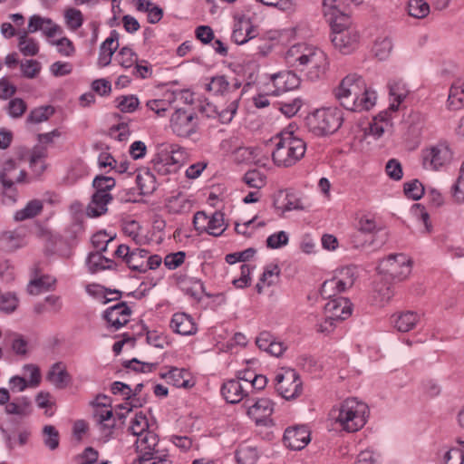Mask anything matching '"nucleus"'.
<instances>
[{"label":"nucleus","mask_w":464,"mask_h":464,"mask_svg":"<svg viewBox=\"0 0 464 464\" xmlns=\"http://www.w3.org/2000/svg\"><path fill=\"white\" fill-rule=\"evenodd\" d=\"M273 205L275 208L281 210L283 213L304 209V206L300 198H296L294 194L284 193L282 191L276 196Z\"/></svg>","instance_id":"obj_22"},{"label":"nucleus","mask_w":464,"mask_h":464,"mask_svg":"<svg viewBox=\"0 0 464 464\" xmlns=\"http://www.w3.org/2000/svg\"><path fill=\"white\" fill-rule=\"evenodd\" d=\"M27 109V105L21 98H14L7 104V112L12 118H20Z\"/></svg>","instance_id":"obj_57"},{"label":"nucleus","mask_w":464,"mask_h":464,"mask_svg":"<svg viewBox=\"0 0 464 464\" xmlns=\"http://www.w3.org/2000/svg\"><path fill=\"white\" fill-rule=\"evenodd\" d=\"M116 60L124 68H130L137 63V54L129 47H122L116 55Z\"/></svg>","instance_id":"obj_55"},{"label":"nucleus","mask_w":464,"mask_h":464,"mask_svg":"<svg viewBox=\"0 0 464 464\" xmlns=\"http://www.w3.org/2000/svg\"><path fill=\"white\" fill-rule=\"evenodd\" d=\"M368 417L369 407L366 403L356 398H348L341 403L335 422L343 430L355 432L366 424Z\"/></svg>","instance_id":"obj_4"},{"label":"nucleus","mask_w":464,"mask_h":464,"mask_svg":"<svg viewBox=\"0 0 464 464\" xmlns=\"http://www.w3.org/2000/svg\"><path fill=\"white\" fill-rule=\"evenodd\" d=\"M335 277H337V281L344 284L340 285L343 290L345 291L347 288L351 287L355 281V268L353 266L343 267Z\"/></svg>","instance_id":"obj_60"},{"label":"nucleus","mask_w":464,"mask_h":464,"mask_svg":"<svg viewBox=\"0 0 464 464\" xmlns=\"http://www.w3.org/2000/svg\"><path fill=\"white\" fill-rule=\"evenodd\" d=\"M18 298L14 294L5 293L0 295V310L4 313H13L18 305Z\"/></svg>","instance_id":"obj_59"},{"label":"nucleus","mask_w":464,"mask_h":464,"mask_svg":"<svg viewBox=\"0 0 464 464\" xmlns=\"http://www.w3.org/2000/svg\"><path fill=\"white\" fill-rule=\"evenodd\" d=\"M159 443L158 435L152 431H147L145 434L138 437L136 440V449L139 453L137 461L141 464H147L148 459L152 456L161 453L156 447Z\"/></svg>","instance_id":"obj_12"},{"label":"nucleus","mask_w":464,"mask_h":464,"mask_svg":"<svg viewBox=\"0 0 464 464\" xmlns=\"http://www.w3.org/2000/svg\"><path fill=\"white\" fill-rule=\"evenodd\" d=\"M131 310L126 302H120L115 305L108 307L103 314V319L108 326L114 330H119L130 321Z\"/></svg>","instance_id":"obj_13"},{"label":"nucleus","mask_w":464,"mask_h":464,"mask_svg":"<svg viewBox=\"0 0 464 464\" xmlns=\"http://www.w3.org/2000/svg\"><path fill=\"white\" fill-rule=\"evenodd\" d=\"M425 188L421 182L418 179H413L404 184V193L407 198L413 200L420 199L424 194Z\"/></svg>","instance_id":"obj_53"},{"label":"nucleus","mask_w":464,"mask_h":464,"mask_svg":"<svg viewBox=\"0 0 464 464\" xmlns=\"http://www.w3.org/2000/svg\"><path fill=\"white\" fill-rule=\"evenodd\" d=\"M332 29V34L342 32L348 29H356L352 26L351 18L342 11L334 12L326 16Z\"/></svg>","instance_id":"obj_35"},{"label":"nucleus","mask_w":464,"mask_h":464,"mask_svg":"<svg viewBox=\"0 0 464 464\" xmlns=\"http://www.w3.org/2000/svg\"><path fill=\"white\" fill-rule=\"evenodd\" d=\"M46 379L57 389L65 388L71 382V376L61 362L52 365Z\"/></svg>","instance_id":"obj_24"},{"label":"nucleus","mask_w":464,"mask_h":464,"mask_svg":"<svg viewBox=\"0 0 464 464\" xmlns=\"http://www.w3.org/2000/svg\"><path fill=\"white\" fill-rule=\"evenodd\" d=\"M331 41L335 49L347 54L353 51L359 41V34L356 29H348L332 34Z\"/></svg>","instance_id":"obj_17"},{"label":"nucleus","mask_w":464,"mask_h":464,"mask_svg":"<svg viewBox=\"0 0 464 464\" xmlns=\"http://www.w3.org/2000/svg\"><path fill=\"white\" fill-rule=\"evenodd\" d=\"M117 108L124 113L133 112L139 106V100L134 95L120 96L115 100Z\"/></svg>","instance_id":"obj_50"},{"label":"nucleus","mask_w":464,"mask_h":464,"mask_svg":"<svg viewBox=\"0 0 464 464\" xmlns=\"http://www.w3.org/2000/svg\"><path fill=\"white\" fill-rule=\"evenodd\" d=\"M17 169L15 161L12 159L5 160L0 169V183L3 186L4 193L12 189L15 182L21 183L25 179L26 172L22 169L17 177L14 172Z\"/></svg>","instance_id":"obj_15"},{"label":"nucleus","mask_w":464,"mask_h":464,"mask_svg":"<svg viewBox=\"0 0 464 464\" xmlns=\"http://www.w3.org/2000/svg\"><path fill=\"white\" fill-rule=\"evenodd\" d=\"M0 244L5 251L12 252L22 246L23 238L15 231H4L0 234Z\"/></svg>","instance_id":"obj_40"},{"label":"nucleus","mask_w":464,"mask_h":464,"mask_svg":"<svg viewBox=\"0 0 464 464\" xmlns=\"http://www.w3.org/2000/svg\"><path fill=\"white\" fill-rule=\"evenodd\" d=\"M227 226L224 220V214L220 211H215L208 220V230L206 233L213 237L221 236L226 230Z\"/></svg>","instance_id":"obj_43"},{"label":"nucleus","mask_w":464,"mask_h":464,"mask_svg":"<svg viewBox=\"0 0 464 464\" xmlns=\"http://www.w3.org/2000/svg\"><path fill=\"white\" fill-rule=\"evenodd\" d=\"M44 443L51 450H54L59 446V432L55 427L46 425L43 429Z\"/></svg>","instance_id":"obj_51"},{"label":"nucleus","mask_w":464,"mask_h":464,"mask_svg":"<svg viewBox=\"0 0 464 464\" xmlns=\"http://www.w3.org/2000/svg\"><path fill=\"white\" fill-rule=\"evenodd\" d=\"M102 251H95L89 254L87 257V266L92 273L100 270L111 269L113 261L102 256Z\"/></svg>","instance_id":"obj_31"},{"label":"nucleus","mask_w":464,"mask_h":464,"mask_svg":"<svg viewBox=\"0 0 464 464\" xmlns=\"http://www.w3.org/2000/svg\"><path fill=\"white\" fill-rule=\"evenodd\" d=\"M390 101L392 102L388 111H397L400 105L410 93L407 84L401 79H392L388 82Z\"/></svg>","instance_id":"obj_18"},{"label":"nucleus","mask_w":464,"mask_h":464,"mask_svg":"<svg viewBox=\"0 0 464 464\" xmlns=\"http://www.w3.org/2000/svg\"><path fill=\"white\" fill-rule=\"evenodd\" d=\"M240 87L241 82L237 79H234V82H230V102L218 112V118L222 123H229L234 118L241 98V94L238 92Z\"/></svg>","instance_id":"obj_19"},{"label":"nucleus","mask_w":464,"mask_h":464,"mask_svg":"<svg viewBox=\"0 0 464 464\" xmlns=\"http://www.w3.org/2000/svg\"><path fill=\"white\" fill-rule=\"evenodd\" d=\"M353 304L348 298L338 296L329 300L324 305V322L318 325L321 333H330L336 322H341L351 316Z\"/></svg>","instance_id":"obj_7"},{"label":"nucleus","mask_w":464,"mask_h":464,"mask_svg":"<svg viewBox=\"0 0 464 464\" xmlns=\"http://www.w3.org/2000/svg\"><path fill=\"white\" fill-rule=\"evenodd\" d=\"M444 464H463L464 452L458 448H451L444 453Z\"/></svg>","instance_id":"obj_64"},{"label":"nucleus","mask_w":464,"mask_h":464,"mask_svg":"<svg viewBox=\"0 0 464 464\" xmlns=\"http://www.w3.org/2000/svg\"><path fill=\"white\" fill-rule=\"evenodd\" d=\"M419 320L420 316L418 314L406 311L393 314L392 322L399 332L406 333L413 329Z\"/></svg>","instance_id":"obj_25"},{"label":"nucleus","mask_w":464,"mask_h":464,"mask_svg":"<svg viewBox=\"0 0 464 464\" xmlns=\"http://www.w3.org/2000/svg\"><path fill=\"white\" fill-rule=\"evenodd\" d=\"M54 113L52 106H41L32 110L27 116L26 121L29 123H41L47 121Z\"/></svg>","instance_id":"obj_47"},{"label":"nucleus","mask_w":464,"mask_h":464,"mask_svg":"<svg viewBox=\"0 0 464 464\" xmlns=\"http://www.w3.org/2000/svg\"><path fill=\"white\" fill-rule=\"evenodd\" d=\"M18 40V48L24 55L34 56L38 53V44L34 39L29 38L26 32L22 33Z\"/></svg>","instance_id":"obj_45"},{"label":"nucleus","mask_w":464,"mask_h":464,"mask_svg":"<svg viewBox=\"0 0 464 464\" xmlns=\"http://www.w3.org/2000/svg\"><path fill=\"white\" fill-rule=\"evenodd\" d=\"M64 19L67 26L75 31L83 24V15L79 9L70 7L64 12Z\"/></svg>","instance_id":"obj_49"},{"label":"nucleus","mask_w":464,"mask_h":464,"mask_svg":"<svg viewBox=\"0 0 464 464\" xmlns=\"http://www.w3.org/2000/svg\"><path fill=\"white\" fill-rule=\"evenodd\" d=\"M280 275V269L277 265H269L267 266L261 277L260 281L262 284L266 285V286H272L278 282Z\"/></svg>","instance_id":"obj_54"},{"label":"nucleus","mask_w":464,"mask_h":464,"mask_svg":"<svg viewBox=\"0 0 464 464\" xmlns=\"http://www.w3.org/2000/svg\"><path fill=\"white\" fill-rule=\"evenodd\" d=\"M386 174L393 180H401L403 176L402 167L399 160L391 159L385 166Z\"/></svg>","instance_id":"obj_63"},{"label":"nucleus","mask_w":464,"mask_h":464,"mask_svg":"<svg viewBox=\"0 0 464 464\" xmlns=\"http://www.w3.org/2000/svg\"><path fill=\"white\" fill-rule=\"evenodd\" d=\"M20 67L23 76L28 79L35 78L41 71V63L36 60H25Z\"/></svg>","instance_id":"obj_58"},{"label":"nucleus","mask_w":464,"mask_h":464,"mask_svg":"<svg viewBox=\"0 0 464 464\" xmlns=\"http://www.w3.org/2000/svg\"><path fill=\"white\" fill-rule=\"evenodd\" d=\"M285 61L290 67L304 72V77L310 82L320 80L328 66L326 54L305 43L292 45L285 53Z\"/></svg>","instance_id":"obj_1"},{"label":"nucleus","mask_w":464,"mask_h":464,"mask_svg":"<svg viewBox=\"0 0 464 464\" xmlns=\"http://www.w3.org/2000/svg\"><path fill=\"white\" fill-rule=\"evenodd\" d=\"M422 166L429 170H438L452 160V152L446 143H438L422 150Z\"/></svg>","instance_id":"obj_9"},{"label":"nucleus","mask_w":464,"mask_h":464,"mask_svg":"<svg viewBox=\"0 0 464 464\" xmlns=\"http://www.w3.org/2000/svg\"><path fill=\"white\" fill-rule=\"evenodd\" d=\"M277 139L276 149L272 152V160L277 167H292L304 158L306 143L294 131L283 130Z\"/></svg>","instance_id":"obj_3"},{"label":"nucleus","mask_w":464,"mask_h":464,"mask_svg":"<svg viewBox=\"0 0 464 464\" xmlns=\"http://www.w3.org/2000/svg\"><path fill=\"white\" fill-rule=\"evenodd\" d=\"M276 389L285 400L295 399L300 396L303 391L302 382L298 373L289 369L276 376Z\"/></svg>","instance_id":"obj_10"},{"label":"nucleus","mask_w":464,"mask_h":464,"mask_svg":"<svg viewBox=\"0 0 464 464\" xmlns=\"http://www.w3.org/2000/svg\"><path fill=\"white\" fill-rule=\"evenodd\" d=\"M111 200L112 196L111 194L94 192L86 208L88 217L96 218L105 214L108 210L107 205Z\"/></svg>","instance_id":"obj_23"},{"label":"nucleus","mask_w":464,"mask_h":464,"mask_svg":"<svg viewBox=\"0 0 464 464\" xmlns=\"http://www.w3.org/2000/svg\"><path fill=\"white\" fill-rule=\"evenodd\" d=\"M464 106V82H456L452 83L449 97L448 108L450 110H459Z\"/></svg>","instance_id":"obj_33"},{"label":"nucleus","mask_w":464,"mask_h":464,"mask_svg":"<svg viewBox=\"0 0 464 464\" xmlns=\"http://www.w3.org/2000/svg\"><path fill=\"white\" fill-rule=\"evenodd\" d=\"M274 411V403L268 398H261L247 408V415L259 428H272L274 421L270 418Z\"/></svg>","instance_id":"obj_11"},{"label":"nucleus","mask_w":464,"mask_h":464,"mask_svg":"<svg viewBox=\"0 0 464 464\" xmlns=\"http://www.w3.org/2000/svg\"><path fill=\"white\" fill-rule=\"evenodd\" d=\"M387 239L388 234H382L379 237H372L358 229L349 237L350 245L356 249L372 247L373 250H376L382 247L386 243Z\"/></svg>","instance_id":"obj_16"},{"label":"nucleus","mask_w":464,"mask_h":464,"mask_svg":"<svg viewBox=\"0 0 464 464\" xmlns=\"http://www.w3.org/2000/svg\"><path fill=\"white\" fill-rule=\"evenodd\" d=\"M258 458L257 449L247 444L240 445L236 451L237 464H256Z\"/></svg>","instance_id":"obj_37"},{"label":"nucleus","mask_w":464,"mask_h":464,"mask_svg":"<svg viewBox=\"0 0 464 464\" xmlns=\"http://www.w3.org/2000/svg\"><path fill=\"white\" fill-rule=\"evenodd\" d=\"M392 49V40L388 37L379 38L375 41L372 51L379 60L389 57Z\"/></svg>","instance_id":"obj_48"},{"label":"nucleus","mask_w":464,"mask_h":464,"mask_svg":"<svg viewBox=\"0 0 464 464\" xmlns=\"http://www.w3.org/2000/svg\"><path fill=\"white\" fill-rule=\"evenodd\" d=\"M310 441V431L304 425L289 427L285 430L284 442L294 450L304 449Z\"/></svg>","instance_id":"obj_14"},{"label":"nucleus","mask_w":464,"mask_h":464,"mask_svg":"<svg viewBox=\"0 0 464 464\" xmlns=\"http://www.w3.org/2000/svg\"><path fill=\"white\" fill-rule=\"evenodd\" d=\"M31 401L26 396L15 398L5 404V411L9 415L26 416L30 413Z\"/></svg>","instance_id":"obj_29"},{"label":"nucleus","mask_w":464,"mask_h":464,"mask_svg":"<svg viewBox=\"0 0 464 464\" xmlns=\"http://www.w3.org/2000/svg\"><path fill=\"white\" fill-rule=\"evenodd\" d=\"M207 91L217 96H228L230 98V82L225 75L213 76L207 84Z\"/></svg>","instance_id":"obj_32"},{"label":"nucleus","mask_w":464,"mask_h":464,"mask_svg":"<svg viewBox=\"0 0 464 464\" xmlns=\"http://www.w3.org/2000/svg\"><path fill=\"white\" fill-rule=\"evenodd\" d=\"M336 99L348 111L371 110L376 103V92L368 88L362 76L349 74L344 77L334 91Z\"/></svg>","instance_id":"obj_2"},{"label":"nucleus","mask_w":464,"mask_h":464,"mask_svg":"<svg viewBox=\"0 0 464 464\" xmlns=\"http://www.w3.org/2000/svg\"><path fill=\"white\" fill-rule=\"evenodd\" d=\"M169 326L175 333L181 335H193L198 330L193 318L185 313L174 314Z\"/></svg>","instance_id":"obj_20"},{"label":"nucleus","mask_w":464,"mask_h":464,"mask_svg":"<svg viewBox=\"0 0 464 464\" xmlns=\"http://www.w3.org/2000/svg\"><path fill=\"white\" fill-rule=\"evenodd\" d=\"M43 202L39 199H33L29 201L26 206L14 214L16 221H24L25 219L33 218L38 216L43 210Z\"/></svg>","instance_id":"obj_39"},{"label":"nucleus","mask_w":464,"mask_h":464,"mask_svg":"<svg viewBox=\"0 0 464 464\" xmlns=\"http://www.w3.org/2000/svg\"><path fill=\"white\" fill-rule=\"evenodd\" d=\"M343 121V112L336 107L316 110L306 119L309 130L317 136L334 133L341 127Z\"/></svg>","instance_id":"obj_5"},{"label":"nucleus","mask_w":464,"mask_h":464,"mask_svg":"<svg viewBox=\"0 0 464 464\" xmlns=\"http://www.w3.org/2000/svg\"><path fill=\"white\" fill-rule=\"evenodd\" d=\"M92 187L97 193L110 194L109 191L115 187V180L107 176H96L92 181Z\"/></svg>","instance_id":"obj_52"},{"label":"nucleus","mask_w":464,"mask_h":464,"mask_svg":"<svg viewBox=\"0 0 464 464\" xmlns=\"http://www.w3.org/2000/svg\"><path fill=\"white\" fill-rule=\"evenodd\" d=\"M169 213L172 214H183L190 211L192 208V202L182 194L170 197L166 204Z\"/></svg>","instance_id":"obj_30"},{"label":"nucleus","mask_w":464,"mask_h":464,"mask_svg":"<svg viewBox=\"0 0 464 464\" xmlns=\"http://www.w3.org/2000/svg\"><path fill=\"white\" fill-rule=\"evenodd\" d=\"M149 423L145 415L142 413L136 414L134 419L131 420L130 430L134 436L140 437L141 434L149 431Z\"/></svg>","instance_id":"obj_56"},{"label":"nucleus","mask_w":464,"mask_h":464,"mask_svg":"<svg viewBox=\"0 0 464 464\" xmlns=\"http://www.w3.org/2000/svg\"><path fill=\"white\" fill-rule=\"evenodd\" d=\"M357 229L372 237H379L382 234H388L382 226L377 224L374 218L367 216H363L358 220Z\"/></svg>","instance_id":"obj_34"},{"label":"nucleus","mask_w":464,"mask_h":464,"mask_svg":"<svg viewBox=\"0 0 464 464\" xmlns=\"http://www.w3.org/2000/svg\"><path fill=\"white\" fill-rule=\"evenodd\" d=\"M152 172H155L160 176L168 175L171 172L176 171L177 166L173 161V157L169 154L158 156L151 160Z\"/></svg>","instance_id":"obj_28"},{"label":"nucleus","mask_w":464,"mask_h":464,"mask_svg":"<svg viewBox=\"0 0 464 464\" xmlns=\"http://www.w3.org/2000/svg\"><path fill=\"white\" fill-rule=\"evenodd\" d=\"M411 259L406 255L391 254L380 262L378 270L385 280L401 282L411 273Z\"/></svg>","instance_id":"obj_6"},{"label":"nucleus","mask_w":464,"mask_h":464,"mask_svg":"<svg viewBox=\"0 0 464 464\" xmlns=\"http://www.w3.org/2000/svg\"><path fill=\"white\" fill-rule=\"evenodd\" d=\"M243 180L251 188H262L266 181L265 176L257 170H249L247 171L243 178Z\"/></svg>","instance_id":"obj_62"},{"label":"nucleus","mask_w":464,"mask_h":464,"mask_svg":"<svg viewBox=\"0 0 464 464\" xmlns=\"http://www.w3.org/2000/svg\"><path fill=\"white\" fill-rule=\"evenodd\" d=\"M160 377L178 388H189L193 385L188 379V372L184 369L172 367L169 372L161 373Z\"/></svg>","instance_id":"obj_27"},{"label":"nucleus","mask_w":464,"mask_h":464,"mask_svg":"<svg viewBox=\"0 0 464 464\" xmlns=\"http://www.w3.org/2000/svg\"><path fill=\"white\" fill-rule=\"evenodd\" d=\"M137 184L142 194H150L156 189V179L150 169L139 173L136 177Z\"/></svg>","instance_id":"obj_41"},{"label":"nucleus","mask_w":464,"mask_h":464,"mask_svg":"<svg viewBox=\"0 0 464 464\" xmlns=\"http://www.w3.org/2000/svg\"><path fill=\"white\" fill-rule=\"evenodd\" d=\"M271 80L278 92H285L297 88L300 77L292 71H285L272 75Z\"/></svg>","instance_id":"obj_21"},{"label":"nucleus","mask_w":464,"mask_h":464,"mask_svg":"<svg viewBox=\"0 0 464 464\" xmlns=\"http://www.w3.org/2000/svg\"><path fill=\"white\" fill-rule=\"evenodd\" d=\"M148 255L149 252L145 249L135 248L131 250L130 255L127 259L128 266L133 271L145 273L147 271V266H145V263Z\"/></svg>","instance_id":"obj_36"},{"label":"nucleus","mask_w":464,"mask_h":464,"mask_svg":"<svg viewBox=\"0 0 464 464\" xmlns=\"http://www.w3.org/2000/svg\"><path fill=\"white\" fill-rule=\"evenodd\" d=\"M56 279L50 276H44L40 278L32 280L27 291L30 295H39L42 291L50 290L55 285Z\"/></svg>","instance_id":"obj_42"},{"label":"nucleus","mask_w":464,"mask_h":464,"mask_svg":"<svg viewBox=\"0 0 464 464\" xmlns=\"http://www.w3.org/2000/svg\"><path fill=\"white\" fill-rule=\"evenodd\" d=\"M99 452L92 447H87L84 450L74 457L77 464H93L98 460Z\"/></svg>","instance_id":"obj_61"},{"label":"nucleus","mask_w":464,"mask_h":464,"mask_svg":"<svg viewBox=\"0 0 464 464\" xmlns=\"http://www.w3.org/2000/svg\"><path fill=\"white\" fill-rule=\"evenodd\" d=\"M340 285L344 284L337 281V277L324 281L320 290L322 297L329 300L336 298L338 294L344 291Z\"/></svg>","instance_id":"obj_44"},{"label":"nucleus","mask_w":464,"mask_h":464,"mask_svg":"<svg viewBox=\"0 0 464 464\" xmlns=\"http://www.w3.org/2000/svg\"><path fill=\"white\" fill-rule=\"evenodd\" d=\"M221 393L225 400L232 404L239 402L246 396L244 388L238 380L226 382L221 388Z\"/></svg>","instance_id":"obj_26"},{"label":"nucleus","mask_w":464,"mask_h":464,"mask_svg":"<svg viewBox=\"0 0 464 464\" xmlns=\"http://www.w3.org/2000/svg\"><path fill=\"white\" fill-rule=\"evenodd\" d=\"M407 9L411 16L418 19L430 14V5L425 0H409Z\"/></svg>","instance_id":"obj_46"},{"label":"nucleus","mask_w":464,"mask_h":464,"mask_svg":"<svg viewBox=\"0 0 464 464\" xmlns=\"http://www.w3.org/2000/svg\"><path fill=\"white\" fill-rule=\"evenodd\" d=\"M256 36V30L249 22L240 23L232 33V39L237 44H244Z\"/></svg>","instance_id":"obj_38"},{"label":"nucleus","mask_w":464,"mask_h":464,"mask_svg":"<svg viewBox=\"0 0 464 464\" xmlns=\"http://www.w3.org/2000/svg\"><path fill=\"white\" fill-rule=\"evenodd\" d=\"M170 128L179 137L190 138L198 130V116L194 112L178 109L171 115Z\"/></svg>","instance_id":"obj_8"}]
</instances>
